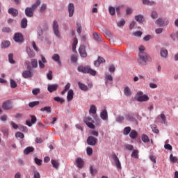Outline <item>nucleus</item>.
<instances>
[{
  "mask_svg": "<svg viewBox=\"0 0 178 178\" xmlns=\"http://www.w3.org/2000/svg\"><path fill=\"white\" fill-rule=\"evenodd\" d=\"M40 5H41V1L37 0L31 7H26L25 9L26 16H27V17H33V16H34V11Z\"/></svg>",
  "mask_w": 178,
  "mask_h": 178,
  "instance_id": "nucleus-1",
  "label": "nucleus"
},
{
  "mask_svg": "<svg viewBox=\"0 0 178 178\" xmlns=\"http://www.w3.org/2000/svg\"><path fill=\"white\" fill-rule=\"evenodd\" d=\"M151 60V57L146 52H139V58L138 59V63L141 66H146L147 61Z\"/></svg>",
  "mask_w": 178,
  "mask_h": 178,
  "instance_id": "nucleus-2",
  "label": "nucleus"
},
{
  "mask_svg": "<svg viewBox=\"0 0 178 178\" xmlns=\"http://www.w3.org/2000/svg\"><path fill=\"white\" fill-rule=\"evenodd\" d=\"M78 72H79L80 73H84V74H91V76H95V74H97V71L91 69V67L90 66H79L77 68Z\"/></svg>",
  "mask_w": 178,
  "mask_h": 178,
  "instance_id": "nucleus-3",
  "label": "nucleus"
},
{
  "mask_svg": "<svg viewBox=\"0 0 178 178\" xmlns=\"http://www.w3.org/2000/svg\"><path fill=\"white\" fill-rule=\"evenodd\" d=\"M52 29L54 34L55 35L56 38L60 40V38H62V36H60V32L59 31V24H58L57 21H54Z\"/></svg>",
  "mask_w": 178,
  "mask_h": 178,
  "instance_id": "nucleus-4",
  "label": "nucleus"
},
{
  "mask_svg": "<svg viewBox=\"0 0 178 178\" xmlns=\"http://www.w3.org/2000/svg\"><path fill=\"white\" fill-rule=\"evenodd\" d=\"M149 99V97L147 95H144V93L141 91H139L136 94V100L138 102H147Z\"/></svg>",
  "mask_w": 178,
  "mask_h": 178,
  "instance_id": "nucleus-5",
  "label": "nucleus"
},
{
  "mask_svg": "<svg viewBox=\"0 0 178 178\" xmlns=\"http://www.w3.org/2000/svg\"><path fill=\"white\" fill-rule=\"evenodd\" d=\"M87 144L88 145H91L92 147H95L97 145V143H98V138L94 136H89L87 138Z\"/></svg>",
  "mask_w": 178,
  "mask_h": 178,
  "instance_id": "nucleus-6",
  "label": "nucleus"
},
{
  "mask_svg": "<svg viewBox=\"0 0 178 178\" xmlns=\"http://www.w3.org/2000/svg\"><path fill=\"white\" fill-rule=\"evenodd\" d=\"M2 109H4V111H10L13 109V104H12L11 101H6L4 102L1 106Z\"/></svg>",
  "mask_w": 178,
  "mask_h": 178,
  "instance_id": "nucleus-7",
  "label": "nucleus"
},
{
  "mask_svg": "<svg viewBox=\"0 0 178 178\" xmlns=\"http://www.w3.org/2000/svg\"><path fill=\"white\" fill-rule=\"evenodd\" d=\"M155 24L162 26H168V24H169V20L166 18H159L155 21Z\"/></svg>",
  "mask_w": 178,
  "mask_h": 178,
  "instance_id": "nucleus-8",
  "label": "nucleus"
},
{
  "mask_svg": "<svg viewBox=\"0 0 178 178\" xmlns=\"http://www.w3.org/2000/svg\"><path fill=\"white\" fill-rule=\"evenodd\" d=\"M84 122L89 129H95V125L92 124V118L91 117H86L84 120Z\"/></svg>",
  "mask_w": 178,
  "mask_h": 178,
  "instance_id": "nucleus-9",
  "label": "nucleus"
},
{
  "mask_svg": "<svg viewBox=\"0 0 178 178\" xmlns=\"http://www.w3.org/2000/svg\"><path fill=\"white\" fill-rule=\"evenodd\" d=\"M38 39L40 41H44V30L41 26H38L37 29Z\"/></svg>",
  "mask_w": 178,
  "mask_h": 178,
  "instance_id": "nucleus-10",
  "label": "nucleus"
},
{
  "mask_svg": "<svg viewBox=\"0 0 178 178\" xmlns=\"http://www.w3.org/2000/svg\"><path fill=\"white\" fill-rule=\"evenodd\" d=\"M113 159L115 166L118 169H122V164L120 163V161L119 160V157L116 154H113L112 156Z\"/></svg>",
  "mask_w": 178,
  "mask_h": 178,
  "instance_id": "nucleus-11",
  "label": "nucleus"
},
{
  "mask_svg": "<svg viewBox=\"0 0 178 178\" xmlns=\"http://www.w3.org/2000/svg\"><path fill=\"white\" fill-rule=\"evenodd\" d=\"M13 40L15 42H23V35L20 33H16L14 35Z\"/></svg>",
  "mask_w": 178,
  "mask_h": 178,
  "instance_id": "nucleus-12",
  "label": "nucleus"
},
{
  "mask_svg": "<svg viewBox=\"0 0 178 178\" xmlns=\"http://www.w3.org/2000/svg\"><path fill=\"white\" fill-rule=\"evenodd\" d=\"M68 13L69 17H73V15H74V4L73 3L68 4Z\"/></svg>",
  "mask_w": 178,
  "mask_h": 178,
  "instance_id": "nucleus-13",
  "label": "nucleus"
},
{
  "mask_svg": "<svg viewBox=\"0 0 178 178\" xmlns=\"http://www.w3.org/2000/svg\"><path fill=\"white\" fill-rule=\"evenodd\" d=\"M41 58L42 59L38 61L39 67H40V69H44L45 63H47V59L42 55H41Z\"/></svg>",
  "mask_w": 178,
  "mask_h": 178,
  "instance_id": "nucleus-14",
  "label": "nucleus"
},
{
  "mask_svg": "<svg viewBox=\"0 0 178 178\" xmlns=\"http://www.w3.org/2000/svg\"><path fill=\"white\" fill-rule=\"evenodd\" d=\"M75 162L76 163L77 168H79V169L83 168V167L84 166V161H83V159L80 157L76 158Z\"/></svg>",
  "mask_w": 178,
  "mask_h": 178,
  "instance_id": "nucleus-15",
  "label": "nucleus"
},
{
  "mask_svg": "<svg viewBox=\"0 0 178 178\" xmlns=\"http://www.w3.org/2000/svg\"><path fill=\"white\" fill-rule=\"evenodd\" d=\"M79 54L81 55V58H86L87 57V51H86V47L84 46H81L79 49Z\"/></svg>",
  "mask_w": 178,
  "mask_h": 178,
  "instance_id": "nucleus-16",
  "label": "nucleus"
},
{
  "mask_svg": "<svg viewBox=\"0 0 178 178\" xmlns=\"http://www.w3.org/2000/svg\"><path fill=\"white\" fill-rule=\"evenodd\" d=\"M33 76L34 74L33 72L29 70H26L22 72V77H24V79H31Z\"/></svg>",
  "mask_w": 178,
  "mask_h": 178,
  "instance_id": "nucleus-17",
  "label": "nucleus"
},
{
  "mask_svg": "<svg viewBox=\"0 0 178 178\" xmlns=\"http://www.w3.org/2000/svg\"><path fill=\"white\" fill-rule=\"evenodd\" d=\"M101 63H105V58L99 56L97 60H95L94 62V65L96 67H98L99 66H100Z\"/></svg>",
  "mask_w": 178,
  "mask_h": 178,
  "instance_id": "nucleus-18",
  "label": "nucleus"
},
{
  "mask_svg": "<svg viewBox=\"0 0 178 178\" xmlns=\"http://www.w3.org/2000/svg\"><path fill=\"white\" fill-rule=\"evenodd\" d=\"M51 59L54 60V62H56L58 65L60 66L62 65V62L60 61V56L58 54H55L51 57Z\"/></svg>",
  "mask_w": 178,
  "mask_h": 178,
  "instance_id": "nucleus-19",
  "label": "nucleus"
},
{
  "mask_svg": "<svg viewBox=\"0 0 178 178\" xmlns=\"http://www.w3.org/2000/svg\"><path fill=\"white\" fill-rule=\"evenodd\" d=\"M58 86H59L58 84L49 85L47 87V90L49 92H54V91H56V90H58Z\"/></svg>",
  "mask_w": 178,
  "mask_h": 178,
  "instance_id": "nucleus-20",
  "label": "nucleus"
},
{
  "mask_svg": "<svg viewBox=\"0 0 178 178\" xmlns=\"http://www.w3.org/2000/svg\"><path fill=\"white\" fill-rule=\"evenodd\" d=\"M8 13L9 15H11L12 16H13V17H16V16L19 15V11L17 10V9L10 8L8 9Z\"/></svg>",
  "mask_w": 178,
  "mask_h": 178,
  "instance_id": "nucleus-21",
  "label": "nucleus"
},
{
  "mask_svg": "<svg viewBox=\"0 0 178 178\" xmlns=\"http://www.w3.org/2000/svg\"><path fill=\"white\" fill-rule=\"evenodd\" d=\"M100 118L102 120H108V111L106 109L102 110L100 113Z\"/></svg>",
  "mask_w": 178,
  "mask_h": 178,
  "instance_id": "nucleus-22",
  "label": "nucleus"
},
{
  "mask_svg": "<svg viewBox=\"0 0 178 178\" xmlns=\"http://www.w3.org/2000/svg\"><path fill=\"white\" fill-rule=\"evenodd\" d=\"M160 55L161 58H163V59H166V58H168V55H169V53L168 52V50L166 49H161Z\"/></svg>",
  "mask_w": 178,
  "mask_h": 178,
  "instance_id": "nucleus-23",
  "label": "nucleus"
},
{
  "mask_svg": "<svg viewBox=\"0 0 178 178\" xmlns=\"http://www.w3.org/2000/svg\"><path fill=\"white\" fill-rule=\"evenodd\" d=\"M74 95V92H73V90L70 89L67 92V101L70 102L73 99V96Z\"/></svg>",
  "mask_w": 178,
  "mask_h": 178,
  "instance_id": "nucleus-24",
  "label": "nucleus"
},
{
  "mask_svg": "<svg viewBox=\"0 0 178 178\" xmlns=\"http://www.w3.org/2000/svg\"><path fill=\"white\" fill-rule=\"evenodd\" d=\"M10 46V42L8 40H4L1 44V48H2V49H5L6 48H9Z\"/></svg>",
  "mask_w": 178,
  "mask_h": 178,
  "instance_id": "nucleus-25",
  "label": "nucleus"
},
{
  "mask_svg": "<svg viewBox=\"0 0 178 178\" xmlns=\"http://www.w3.org/2000/svg\"><path fill=\"white\" fill-rule=\"evenodd\" d=\"M78 86L82 91H88V86H87L86 84L81 83V82H78Z\"/></svg>",
  "mask_w": 178,
  "mask_h": 178,
  "instance_id": "nucleus-26",
  "label": "nucleus"
},
{
  "mask_svg": "<svg viewBox=\"0 0 178 178\" xmlns=\"http://www.w3.org/2000/svg\"><path fill=\"white\" fill-rule=\"evenodd\" d=\"M135 20L138 22V23H143L144 22V15H138L135 16Z\"/></svg>",
  "mask_w": 178,
  "mask_h": 178,
  "instance_id": "nucleus-27",
  "label": "nucleus"
},
{
  "mask_svg": "<svg viewBox=\"0 0 178 178\" xmlns=\"http://www.w3.org/2000/svg\"><path fill=\"white\" fill-rule=\"evenodd\" d=\"M93 38L97 42H99L102 41L101 34H99V33H98L97 32L93 33Z\"/></svg>",
  "mask_w": 178,
  "mask_h": 178,
  "instance_id": "nucleus-28",
  "label": "nucleus"
},
{
  "mask_svg": "<svg viewBox=\"0 0 178 178\" xmlns=\"http://www.w3.org/2000/svg\"><path fill=\"white\" fill-rule=\"evenodd\" d=\"M30 152H34V147H28L24 150V154H25V155H29Z\"/></svg>",
  "mask_w": 178,
  "mask_h": 178,
  "instance_id": "nucleus-29",
  "label": "nucleus"
},
{
  "mask_svg": "<svg viewBox=\"0 0 178 178\" xmlns=\"http://www.w3.org/2000/svg\"><path fill=\"white\" fill-rule=\"evenodd\" d=\"M143 5H147L148 6H152V5H155V1H149V0H142Z\"/></svg>",
  "mask_w": 178,
  "mask_h": 178,
  "instance_id": "nucleus-30",
  "label": "nucleus"
},
{
  "mask_svg": "<svg viewBox=\"0 0 178 178\" xmlns=\"http://www.w3.org/2000/svg\"><path fill=\"white\" fill-rule=\"evenodd\" d=\"M124 92L126 97H130V95H131V90H130V88L127 86L124 88Z\"/></svg>",
  "mask_w": 178,
  "mask_h": 178,
  "instance_id": "nucleus-31",
  "label": "nucleus"
},
{
  "mask_svg": "<svg viewBox=\"0 0 178 178\" xmlns=\"http://www.w3.org/2000/svg\"><path fill=\"white\" fill-rule=\"evenodd\" d=\"M31 64L33 69L38 67V61L37 60V59H32L31 60Z\"/></svg>",
  "mask_w": 178,
  "mask_h": 178,
  "instance_id": "nucleus-32",
  "label": "nucleus"
},
{
  "mask_svg": "<svg viewBox=\"0 0 178 178\" xmlns=\"http://www.w3.org/2000/svg\"><path fill=\"white\" fill-rule=\"evenodd\" d=\"M108 12L111 16H114V15H116V9L115 7H113L112 6H110L108 7Z\"/></svg>",
  "mask_w": 178,
  "mask_h": 178,
  "instance_id": "nucleus-33",
  "label": "nucleus"
},
{
  "mask_svg": "<svg viewBox=\"0 0 178 178\" xmlns=\"http://www.w3.org/2000/svg\"><path fill=\"white\" fill-rule=\"evenodd\" d=\"M53 168L58 169L59 168V161L51 159V161Z\"/></svg>",
  "mask_w": 178,
  "mask_h": 178,
  "instance_id": "nucleus-34",
  "label": "nucleus"
},
{
  "mask_svg": "<svg viewBox=\"0 0 178 178\" xmlns=\"http://www.w3.org/2000/svg\"><path fill=\"white\" fill-rule=\"evenodd\" d=\"M21 27L22 29H26L27 27V18H23L21 20Z\"/></svg>",
  "mask_w": 178,
  "mask_h": 178,
  "instance_id": "nucleus-35",
  "label": "nucleus"
},
{
  "mask_svg": "<svg viewBox=\"0 0 178 178\" xmlns=\"http://www.w3.org/2000/svg\"><path fill=\"white\" fill-rule=\"evenodd\" d=\"M89 113H92V115H95V113H97V107L95 105L90 106Z\"/></svg>",
  "mask_w": 178,
  "mask_h": 178,
  "instance_id": "nucleus-36",
  "label": "nucleus"
},
{
  "mask_svg": "<svg viewBox=\"0 0 178 178\" xmlns=\"http://www.w3.org/2000/svg\"><path fill=\"white\" fill-rule=\"evenodd\" d=\"M137 136H138V134L136 130H132L129 134V137L131 138H133V140H134V138H137Z\"/></svg>",
  "mask_w": 178,
  "mask_h": 178,
  "instance_id": "nucleus-37",
  "label": "nucleus"
},
{
  "mask_svg": "<svg viewBox=\"0 0 178 178\" xmlns=\"http://www.w3.org/2000/svg\"><path fill=\"white\" fill-rule=\"evenodd\" d=\"M38 105H40V101H34L32 102H29V107L34 108V106H37Z\"/></svg>",
  "mask_w": 178,
  "mask_h": 178,
  "instance_id": "nucleus-38",
  "label": "nucleus"
},
{
  "mask_svg": "<svg viewBox=\"0 0 178 178\" xmlns=\"http://www.w3.org/2000/svg\"><path fill=\"white\" fill-rule=\"evenodd\" d=\"M130 131H131V128L130 127H125L123 131L124 136H128V134H130Z\"/></svg>",
  "mask_w": 178,
  "mask_h": 178,
  "instance_id": "nucleus-39",
  "label": "nucleus"
},
{
  "mask_svg": "<svg viewBox=\"0 0 178 178\" xmlns=\"http://www.w3.org/2000/svg\"><path fill=\"white\" fill-rule=\"evenodd\" d=\"M125 118H126L127 120H128V122H134V120H135L134 117H133V115H131L130 114H126Z\"/></svg>",
  "mask_w": 178,
  "mask_h": 178,
  "instance_id": "nucleus-40",
  "label": "nucleus"
},
{
  "mask_svg": "<svg viewBox=\"0 0 178 178\" xmlns=\"http://www.w3.org/2000/svg\"><path fill=\"white\" fill-rule=\"evenodd\" d=\"M41 112H46L47 113H51V106H44L40 109Z\"/></svg>",
  "mask_w": 178,
  "mask_h": 178,
  "instance_id": "nucleus-41",
  "label": "nucleus"
},
{
  "mask_svg": "<svg viewBox=\"0 0 178 178\" xmlns=\"http://www.w3.org/2000/svg\"><path fill=\"white\" fill-rule=\"evenodd\" d=\"M124 120V116H123V115H118L115 118V121L118 123H122V122H123Z\"/></svg>",
  "mask_w": 178,
  "mask_h": 178,
  "instance_id": "nucleus-42",
  "label": "nucleus"
},
{
  "mask_svg": "<svg viewBox=\"0 0 178 178\" xmlns=\"http://www.w3.org/2000/svg\"><path fill=\"white\" fill-rule=\"evenodd\" d=\"M10 86L11 87V88H16V87H17V83H16V81L13 79H10Z\"/></svg>",
  "mask_w": 178,
  "mask_h": 178,
  "instance_id": "nucleus-43",
  "label": "nucleus"
},
{
  "mask_svg": "<svg viewBox=\"0 0 178 178\" xmlns=\"http://www.w3.org/2000/svg\"><path fill=\"white\" fill-rule=\"evenodd\" d=\"M124 24H126V21L124 20V19H122L120 21L117 22V26L118 27H123Z\"/></svg>",
  "mask_w": 178,
  "mask_h": 178,
  "instance_id": "nucleus-44",
  "label": "nucleus"
},
{
  "mask_svg": "<svg viewBox=\"0 0 178 178\" xmlns=\"http://www.w3.org/2000/svg\"><path fill=\"white\" fill-rule=\"evenodd\" d=\"M131 156L136 159H138V150L134 149L132 152Z\"/></svg>",
  "mask_w": 178,
  "mask_h": 178,
  "instance_id": "nucleus-45",
  "label": "nucleus"
},
{
  "mask_svg": "<svg viewBox=\"0 0 178 178\" xmlns=\"http://www.w3.org/2000/svg\"><path fill=\"white\" fill-rule=\"evenodd\" d=\"M1 131L6 137H8L9 136V130L6 128H1Z\"/></svg>",
  "mask_w": 178,
  "mask_h": 178,
  "instance_id": "nucleus-46",
  "label": "nucleus"
},
{
  "mask_svg": "<svg viewBox=\"0 0 178 178\" xmlns=\"http://www.w3.org/2000/svg\"><path fill=\"white\" fill-rule=\"evenodd\" d=\"M76 31L78 34H81V31H82L81 24L76 23Z\"/></svg>",
  "mask_w": 178,
  "mask_h": 178,
  "instance_id": "nucleus-47",
  "label": "nucleus"
},
{
  "mask_svg": "<svg viewBox=\"0 0 178 178\" xmlns=\"http://www.w3.org/2000/svg\"><path fill=\"white\" fill-rule=\"evenodd\" d=\"M8 60L11 64L15 65V60H13V54H8Z\"/></svg>",
  "mask_w": 178,
  "mask_h": 178,
  "instance_id": "nucleus-48",
  "label": "nucleus"
},
{
  "mask_svg": "<svg viewBox=\"0 0 178 178\" xmlns=\"http://www.w3.org/2000/svg\"><path fill=\"white\" fill-rule=\"evenodd\" d=\"M151 129L154 133H156V134H158V133H159V129H156V125L152 124Z\"/></svg>",
  "mask_w": 178,
  "mask_h": 178,
  "instance_id": "nucleus-49",
  "label": "nucleus"
},
{
  "mask_svg": "<svg viewBox=\"0 0 178 178\" xmlns=\"http://www.w3.org/2000/svg\"><path fill=\"white\" fill-rule=\"evenodd\" d=\"M86 154L88 156H91V155H92V149L90 147H88L86 148Z\"/></svg>",
  "mask_w": 178,
  "mask_h": 178,
  "instance_id": "nucleus-50",
  "label": "nucleus"
},
{
  "mask_svg": "<svg viewBox=\"0 0 178 178\" xmlns=\"http://www.w3.org/2000/svg\"><path fill=\"white\" fill-rule=\"evenodd\" d=\"M54 101H56V102H60V104H63L65 102V99L59 97H55L54 98Z\"/></svg>",
  "mask_w": 178,
  "mask_h": 178,
  "instance_id": "nucleus-51",
  "label": "nucleus"
},
{
  "mask_svg": "<svg viewBox=\"0 0 178 178\" xmlns=\"http://www.w3.org/2000/svg\"><path fill=\"white\" fill-rule=\"evenodd\" d=\"M15 137L17 138H24V134H23L22 132H17L15 134Z\"/></svg>",
  "mask_w": 178,
  "mask_h": 178,
  "instance_id": "nucleus-52",
  "label": "nucleus"
},
{
  "mask_svg": "<svg viewBox=\"0 0 178 178\" xmlns=\"http://www.w3.org/2000/svg\"><path fill=\"white\" fill-rule=\"evenodd\" d=\"M160 118L162 120V123H163V124H166V115H165V114H161Z\"/></svg>",
  "mask_w": 178,
  "mask_h": 178,
  "instance_id": "nucleus-53",
  "label": "nucleus"
},
{
  "mask_svg": "<svg viewBox=\"0 0 178 178\" xmlns=\"http://www.w3.org/2000/svg\"><path fill=\"white\" fill-rule=\"evenodd\" d=\"M35 162L36 163V165H38V166H41V165H42V160L35 157Z\"/></svg>",
  "mask_w": 178,
  "mask_h": 178,
  "instance_id": "nucleus-54",
  "label": "nucleus"
},
{
  "mask_svg": "<svg viewBox=\"0 0 178 178\" xmlns=\"http://www.w3.org/2000/svg\"><path fill=\"white\" fill-rule=\"evenodd\" d=\"M151 17L152 19H158V13L156 11H152Z\"/></svg>",
  "mask_w": 178,
  "mask_h": 178,
  "instance_id": "nucleus-55",
  "label": "nucleus"
},
{
  "mask_svg": "<svg viewBox=\"0 0 178 178\" xmlns=\"http://www.w3.org/2000/svg\"><path fill=\"white\" fill-rule=\"evenodd\" d=\"M2 31L3 33H12V29H10V28L9 27H4L3 28Z\"/></svg>",
  "mask_w": 178,
  "mask_h": 178,
  "instance_id": "nucleus-56",
  "label": "nucleus"
},
{
  "mask_svg": "<svg viewBox=\"0 0 178 178\" xmlns=\"http://www.w3.org/2000/svg\"><path fill=\"white\" fill-rule=\"evenodd\" d=\"M32 94L33 95H38L40 94V88H36L32 90Z\"/></svg>",
  "mask_w": 178,
  "mask_h": 178,
  "instance_id": "nucleus-57",
  "label": "nucleus"
},
{
  "mask_svg": "<svg viewBox=\"0 0 178 178\" xmlns=\"http://www.w3.org/2000/svg\"><path fill=\"white\" fill-rule=\"evenodd\" d=\"M142 140L143 143H148V141H149V138H148L147 135H143L142 136Z\"/></svg>",
  "mask_w": 178,
  "mask_h": 178,
  "instance_id": "nucleus-58",
  "label": "nucleus"
},
{
  "mask_svg": "<svg viewBox=\"0 0 178 178\" xmlns=\"http://www.w3.org/2000/svg\"><path fill=\"white\" fill-rule=\"evenodd\" d=\"M90 172L92 176H95V175H97V170H94V168H92V166L90 167Z\"/></svg>",
  "mask_w": 178,
  "mask_h": 178,
  "instance_id": "nucleus-59",
  "label": "nucleus"
},
{
  "mask_svg": "<svg viewBox=\"0 0 178 178\" xmlns=\"http://www.w3.org/2000/svg\"><path fill=\"white\" fill-rule=\"evenodd\" d=\"M31 122L32 124H35V123H36L37 122V117H35V115H31Z\"/></svg>",
  "mask_w": 178,
  "mask_h": 178,
  "instance_id": "nucleus-60",
  "label": "nucleus"
},
{
  "mask_svg": "<svg viewBox=\"0 0 178 178\" xmlns=\"http://www.w3.org/2000/svg\"><path fill=\"white\" fill-rule=\"evenodd\" d=\"M19 129L21 131H24V133H27V127L19 126Z\"/></svg>",
  "mask_w": 178,
  "mask_h": 178,
  "instance_id": "nucleus-61",
  "label": "nucleus"
},
{
  "mask_svg": "<svg viewBox=\"0 0 178 178\" xmlns=\"http://www.w3.org/2000/svg\"><path fill=\"white\" fill-rule=\"evenodd\" d=\"M134 35L135 37H141V35H143V32L140 31H136L135 33H134Z\"/></svg>",
  "mask_w": 178,
  "mask_h": 178,
  "instance_id": "nucleus-62",
  "label": "nucleus"
},
{
  "mask_svg": "<svg viewBox=\"0 0 178 178\" xmlns=\"http://www.w3.org/2000/svg\"><path fill=\"white\" fill-rule=\"evenodd\" d=\"M46 10H47V4L43 3L42 5V6L40 7V12H45Z\"/></svg>",
  "mask_w": 178,
  "mask_h": 178,
  "instance_id": "nucleus-63",
  "label": "nucleus"
},
{
  "mask_svg": "<svg viewBox=\"0 0 178 178\" xmlns=\"http://www.w3.org/2000/svg\"><path fill=\"white\" fill-rule=\"evenodd\" d=\"M47 77L48 80H52L53 76H52V71H49V73L47 74Z\"/></svg>",
  "mask_w": 178,
  "mask_h": 178,
  "instance_id": "nucleus-64",
  "label": "nucleus"
}]
</instances>
